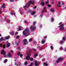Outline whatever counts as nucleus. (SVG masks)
I'll return each mask as SVG.
<instances>
[{"label":"nucleus","instance_id":"obj_1","mask_svg":"<svg viewBox=\"0 0 66 66\" xmlns=\"http://www.w3.org/2000/svg\"><path fill=\"white\" fill-rule=\"evenodd\" d=\"M29 32H30L29 29L28 28H27L25 29L23 31L22 33L23 36H24L25 37H27L30 34Z\"/></svg>","mask_w":66,"mask_h":66},{"label":"nucleus","instance_id":"obj_2","mask_svg":"<svg viewBox=\"0 0 66 66\" xmlns=\"http://www.w3.org/2000/svg\"><path fill=\"white\" fill-rule=\"evenodd\" d=\"M34 2H32L31 1H29L28 2V3L26 5L24 6V8H25V7H26L27 6L28 7L30 6V4H32V5L34 4Z\"/></svg>","mask_w":66,"mask_h":66},{"label":"nucleus","instance_id":"obj_3","mask_svg":"<svg viewBox=\"0 0 66 66\" xmlns=\"http://www.w3.org/2000/svg\"><path fill=\"white\" fill-rule=\"evenodd\" d=\"M23 42H24V45H28V42H27V39H24L23 40Z\"/></svg>","mask_w":66,"mask_h":66},{"label":"nucleus","instance_id":"obj_4","mask_svg":"<svg viewBox=\"0 0 66 66\" xmlns=\"http://www.w3.org/2000/svg\"><path fill=\"white\" fill-rule=\"evenodd\" d=\"M31 56V54L30 53L28 54V55L26 57V59L27 60H30V56Z\"/></svg>","mask_w":66,"mask_h":66},{"label":"nucleus","instance_id":"obj_5","mask_svg":"<svg viewBox=\"0 0 66 66\" xmlns=\"http://www.w3.org/2000/svg\"><path fill=\"white\" fill-rule=\"evenodd\" d=\"M36 29V27L35 26H34L33 27V26H31L30 27V29H31V31H33L34 30H35Z\"/></svg>","mask_w":66,"mask_h":66},{"label":"nucleus","instance_id":"obj_6","mask_svg":"<svg viewBox=\"0 0 66 66\" xmlns=\"http://www.w3.org/2000/svg\"><path fill=\"white\" fill-rule=\"evenodd\" d=\"M1 53L2 54H3V55H5L6 53L4 51V50H2L1 51Z\"/></svg>","mask_w":66,"mask_h":66},{"label":"nucleus","instance_id":"obj_7","mask_svg":"<svg viewBox=\"0 0 66 66\" xmlns=\"http://www.w3.org/2000/svg\"><path fill=\"white\" fill-rule=\"evenodd\" d=\"M11 46V43H8L6 45L7 48H9Z\"/></svg>","mask_w":66,"mask_h":66},{"label":"nucleus","instance_id":"obj_8","mask_svg":"<svg viewBox=\"0 0 66 66\" xmlns=\"http://www.w3.org/2000/svg\"><path fill=\"white\" fill-rule=\"evenodd\" d=\"M61 1H60L58 2V3L57 4V5L59 7L61 6V5H60L61 4Z\"/></svg>","mask_w":66,"mask_h":66},{"label":"nucleus","instance_id":"obj_9","mask_svg":"<svg viewBox=\"0 0 66 66\" xmlns=\"http://www.w3.org/2000/svg\"><path fill=\"white\" fill-rule=\"evenodd\" d=\"M11 15H15V13L11 11Z\"/></svg>","mask_w":66,"mask_h":66},{"label":"nucleus","instance_id":"obj_10","mask_svg":"<svg viewBox=\"0 0 66 66\" xmlns=\"http://www.w3.org/2000/svg\"><path fill=\"white\" fill-rule=\"evenodd\" d=\"M58 59L59 60V61H63L64 60V58L62 57H59Z\"/></svg>","mask_w":66,"mask_h":66},{"label":"nucleus","instance_id":"obj_11","mask_svg":"<svg viewBox=\"0 0 66 66\" xmlns=\"http://www.w3.org/2000/svg\"><path fill=\"white\" fill-rule=\"evenodd\" d=\"M8 56H7L8 57H11L12 56V55H11V53H8Z\"/></svg>","mask_w":66,"mask_h":66},{"label":"nucleus","instance_id":"obj_12","mask_svg":"<svg viewBox=\"0 0 66 66\" xmlns=\"http://www.w3.org/2000/svg\"><path fill=\"white\" fill-rule=\"evenodd\" d=\"M34 60V59L33 57H31L29 59V60L30 61H33V60Z\"/></svg>","mask_w":66,"mask_h":66},{"label":"nucleus","instance_id":"obj_13","mask_svg":"<svg viewBox=\"0 0 66 66\" xmlns=\"http://www.w3.org/2000/svg\"><path fill=\"white\" fill-rule=\"evenodd\" d=\"M10 38V37L9 36H8V37H5V38H6V39H9Z\"/></svg>","mask_w":66,"mask_h":66},{"label":"nucleus","instance_id":"obj_14","mask_svg":"<svg viewBox=\"0 0 66 66\" xmlns=\"http://www.w3.org/2000/svg\"><path fill=\"white\" fill-rule=\"evenodd\" d=\"M45 43V40H43L42 41V44H44Z\"/></svg>","mask_w":66,"mask_h":66},{"label":"nucleus","instance_id":"obj_15","mask_svg":"<svg viewBox=\"0 0 66 66\" xmlns=\"http://www.w3.org/2000/svg\"><path fill=\"white\" fill-rule=\"evenodd\" d=\"M64 26V24H62L59 26V27H63Z\"/></svg>","mask_w":66,"mask_h":66},{"label":"nucleus","instance_id":"obj_16","mask_svg":"<svg viewBox=\"0 0 66 66\" xmlns=\"http://www.w3.org/2000/svg\"><path fill=\"white\" fill-rule=\"evenodd\" d=\"M41 5H42V6H44L45 5V3H44V2H42V3H40Z\"/></svg>","mask_w":66,"mask_h":66},{"label":"nucleus","instance_id":"obj_17","mask_svg":"<svg viewBox=\"0 0 66 66\" xmlns=\"http://www.w3.org/2000/svg\"><path fill=\"white\" fill-rule=\"evenodd\" d=\"M18 51H21V48H20V47H18Z\"/></svg>","mask_w":66,"mask_h":66},{"label":"nucleus","instance_id":"obj_18","mask_svg":"<svg viewBox=\"0 0 66 66\" xmlns=\"http://www.w3.org/2000/svg\"><path fill=\"white\" fill-rule=\"evenodd\" d=\"M24 64L25 65H27L28 63V62L27 61H26L24 62Z\"/></svg>","mask_w":66,"mask_h":66},{"label":"nucleus","instance_id":"obj_19","mask_svg":"<svg viewBox=\"0 0 66 66\" xmlns=\"http://www.w3.org/2000/svg\"><path fill=\"white\" fill-rule=\"evenodd\" d=\"M10 34L11 35H14L15 34V33L14 32H10Z\"/></svg>","mask_w":66,"mask_h":66},{"label":"nucleus","instance_id":"obj_20","mask_svg":"<svg viewBox=\"0 0 66 66\" xmlns=\"http://www.w3.org/2000/svg\"><path fill=\"white\" fill-rule=\"evenodd\" d=\"M19 44H20V43L19 42H16L15 43V44H16L17 45H19Z\"/></svg>","mask_w":66,"mask_h":66},{"label":"nucleus","instance_id":"obj_21","mask_svg":"<svg viewBox=\"0 0 66 66\" xmlns=\"http://www.w3.org/2000/svg\"><path fill=\"white\" fill-rule=\"evenodd\" d=\"M32 41H33V40L32 38L30 39L29 40V42H32Z\"/></svg>","mask_w":66,"mask_h":66},{"label":"nucleus","instance_id":"obj_22","mask_svg":"<svg viewBox=\"0 0 66 66\" xmlns=\"http://www.w3.org/2000/svg\"><path fill=\"white\" fill-rule=\"evenodd\" d=\"M50 11L51 12H54V10H53L52 9H51Z\"/></svg>","mask_w":66,"mask_h":66},{"label":"nucleus","instance_id":"obj_23","mask_svg":"<svg viewBox=\"0 0 66 66\" xmlns=\"http://www.w3.org/2000/svg\"><path fill=\"white\" fill-rule=\"evenodd\" d=\"M59 61H60V60L59 59H58L57 60H56V63H59Z\"/></svg>","mask_w":66,"mask_h":66},{"label":"nucleus","instance_id":"obj_24","mask_svg":"<svg viewBox=\"0 0 66 66\" xmlns=\"http://www.w3.org/2000/svg\"><path fill=\"white\" fill-rule=\"evenodd\" d=\"M7 62V59H5L4 61V63H6V62Z\"/></svg>","mask_w":66,"mask_h":66},{"label":"nucleus","instance_id":"obj_25","mask_svg":"<svg viewBox=\"0 0 66 66\" xmlns=\"http://www.w3.org/2000/svg\"><path fill=\"white\" fill-rule=\"evenodd\" d=\"M64 28L63 27H60L59 29L60 30H63Z\"/></svg>","mask_w":66,"mask_h":66},{"label":"nucleus","instance_id":"obj_26","mask_svg":"<svg viewBox=\"0 0 66 66\" xmlns=\"http://www.w3.org/2000/svg\"><path fill=\"white\" fill-rule=\"evenodd\" d=\"M20 37V36L19 35H18L16 36V39H18Z\"/></svg>","mask_w":66,"mask_h":66},{"label":"nucleus","instance_id":"obj_27","mask_svg":"<svg viewBox=\"0 0 66 66\" xmlns=\"http://www.w3.org/2000/svg\"><path fill=\"white\" fill-rule=\"evenodd\" d=\"M66 40V37H64L63 38V40L65 41Z\"/></svg>","mask_w":66,"mask_h":66},{"label":"nucleus","instance_id":"obj_28","mask_svg":"<svg viewBox=\"0 0 66 66\" xmlns=\"http://www.w3.org/2000/svg\"><path fill=\"white\" fill-rule=\"evenodd\" d=\"M10 2H14V0H10Z\"/></svg>","mask_w":66,"mask_h":66},{"label":"nucleus","instance_id":"obj_29","mask_svg":"<svg viewBox=\"0 0 66 66\" xmlns=\"http://www.w3.org/2000/svg\"><path fill=\"white\" fill-rule=\"evenodd\" d=\"M63 43V41H60V44H62Z\"/></svg>","mask_w":66,"mask_h":66},{"label":"nucleus","instance_id":"obj_30","mask_svg":"<svg viewBox=\"0 0 66 66\" xmlns=\"http://www.w3.org/2000/svg\"><path fill=\"white\" fill-rule=\"evenodd\" d=\"M35 14V12H34V11L33 12H32L31 13V14L32 15H34V14Z\"/></svg>","mask_w":66,"mask_h":66},{"label":"nucleus","instance_id":"obj_31","mask_svg":"<svg viewBox=\"0 0 66 66\" xmlns=\"http://www.w3.org/2000/svg\"><path fill=\"white\" fill-rule=\"evenodd\" d=\"M43 15H44V14H43V13H42L40 15V17H43Z\"/></svg>","mask_w":66,"mask_h":66},{"label":"nucleus","instance_id":"obj_32","mask_svg":"<svg viewBox=\"0 0 66 66\" xmlns=\"http://www.w3.org/2000/svg\"><path fill=\"white\" fill-rule=\"evenodd\" d=\"M2 12L1 11V8H0V14H2Z\"/></svg>","mask_w":66,"mask_h":66},{"label":"nucleus","instance_id":"obj_33","mask_svg":"<svg viewBox=\"0 0 66 66\" xmlns=\"http://www.w3.org/2000/svg\"><path fill=\"white\" fill-rule=\"evenodd\" d=\"M33 63L32 62L30 63V66H33Z\"/></svg>","mask_w":66,"mask_h":66},{"label":"nucleus","instance_id":"obj_34","mask_svg":"<svg viewBox=\"0 0 66 66\" xmlns=\"http://www.w3.org/2000/svg\"><path fill=\"white\" fill-rule=\"evenodd\" d=\"M51 21L52 22H53V21H54V18H52L51 19Z\"/></svg>","mask_w":66,"mask_h":66},{"label":"nucleus","instance_id":"obj_35","mask_svg":"<svg viewBox=\"0 0 66 66\" xmlns=\"http://www.w3.org/2000/svg\"><path fill=\"white\" fill-rule=\"evenodd\" d=\"M3 48L4 49V48H5V44H4L3 45Z\"/></svg>","mask_w":66,"mask_h":66},{"label":"nucleus","instance_id":"obj_36","mask_svg":"<svg viewBox=\"0 0 66 66\" xmlns=\"http://www.w3.org/2000/svg\"><path fill=\"white\" fill-rule=\"evenodd\" d=\"M1 39V40H2V41H3L4 39V38H3V37H2Z\"/></svg>","mask_w":66,"mask_h":66},{"label":"nucleus","instance_id":"obj_37","mask_svg":"<svg viewBox=\"0 0 66 66\" xmlns=\"http://www.w3.org/2000/svg\"><path fill=\"white\" fill-rule=\"evenodd\" d=\"M44 65H46V66H48V64L46 63H44Z\"/></svg>","mask_w":66,"mask_h":66},{"label":"nucleus","instance_id":"obj_38","mask_svg":"<svg viewBox=\"0 0 66 66\" xmlns=\"http://www.w3.org/2000/svg\"><path fill=\"white\" fill-rule=\"evenodd\" d=\"M7 22H8V23H10V20H7Z\"/></svg>","mask_w":66,"mask_h":66},{"label":"nucleus","instance_id":"obj_39","mask_svg":"<svg viewBox=\"0 0 66 66\" xmlns=\"http://www.w3.org/2000/svg\"><path fill=\"white\" fill-rule=\"evenodd\" d=\"M39 50H43V48L42 47H41L39 48Z\"/></svg>","mask_w":66,"mask_h":66},{"label":"nucleus","instance_id":"obj_40","mask_svg":"<svg viewBox=\"0 0 66 66\" xmlns=\"http://www.w3.org/2000/svg\"><path fill=\"white\" fill-rule=\"evenodd\" d=\"M32 49L34 51H36V49H35L34 48H32Z\"/></svg>","mask_w":66,"mask_h":66},{"label":"nucleus","instance_id":"obj_41","mask_svg":"<svg viewBox=\"0 0 66 66\" xmlns=\"http://www.w3.org/2000/svg\"><path fill=\"white\" fill-rule=\"evenodd\" d=\"M34 56H35V57H36V56H38V55L36 54L34 55Z\"/></svg>","mask_w":66,"mask_h":66},{"label":"nucleus","instance_id":"obj_42","mask_svg":"<svg viewBox=\"0 0 66 66\" xmlns=\"http://www.w3.org/2000/svg\"><path fill=\"white\" fill-rule=\"evenodd\" d=\"M37 61L36 60H35V63H37Z\"/></svg>","mask_w":66,"mask_h":66},{"label":"nucleus","instance_id":"obj_43","mask_svg":"<svg viewBox=\"0 0 66 66\" xmlns=\"http://www.w3.org/2000/svg\"><path fill=\"white\" fill-rule=\"evenodd\" d=\"M2 44H0V46L1 47H2Z\"/></svg>","mask_w":66,"mask_h":66},{"label":"nucleus","instance_id":"obj_44","mask_svg":"<svg viewBox=\"0 0 66 66\" xmlns=\"http://www.w3.org/2000/svg\"><path fill=\"white\" fill-rule=\"evenodd\" d=\"M42 25L41 24H39V27L42 28Z\"/></svg>","mask_w":66,"mask_h":66},{"label":"nucleus","instance_id":"obj_45","mask_svg":"<svg viewBox=\"0 0 66 66\" xmlns=\"http://www.w3.org/2000/svg\"><path fill=\"white\" fill-rule=\"evenodd\" d=\"M35 66H38V64L37 63H35Z\"/></svg>","mask_w":66,"mask_h":66},{"label":"nucleus","instance_id":"obj_46","mask_svg":"<svg viewBox=\"0 0 66 66\" xmlns=\"http://www.w3.org/2000/svg\"><path fill=\"white\" fill-rule=\"evenodd\" d=\"M51 49H53V46H51Z\"/></svg>","mask_w":66,"mask_h":66},{"label":"nucleus","instance_id":"obj_47","mask_svg":"<svg viewBox=\"0 0 66 66\" xmlns=\"http://www.w3.org/2000/svg\"><path fill=\"white\" fill-rule=\"evenodd\" d=\"M62 24V22H61L59 24V25H61V24Z\"/></svg>","mask_w":66,"mask_h":66},{"label":"nucleus","instance_id":"obj_48","mask_svg":"<svg viewBox=\"0 0 66 66\" xmlns=\"http://www.w3.org/2000/svg\"><path fill=\"white\" fill-rule=\"evenodd\" d=\"M47 11L46 10H43V11H42V12H46Z\"/></svg>","mask_w":66,"mask_h":66},{"label":"nucleus","instance_id":"obj_49","mask_svg":"<svg viewBox=\"0 0 66 66\" xmlns=\"http://www.w3.org/2000/svg\"><path fill=\"white\" fill-rule=\"evenodd\" d=\"M47 6H48V7H51V6L50 5H47Z\"/></svg>","mask_w":66,"mask_h":66},{"label":"nucleus","instance_id":"obj_50","mask_svg":"<svg viewBox=\"0 0 66 66\" xmlns=\"http://www.w3.org/2000/svg\"><path fill=\"white\" fill-rule=\"evenodd\" d=\"M33 8L34 9H36V6L35 7H34Z\"/></svg>","mask_w":66,"mask_h":66},{"label":"nucleus","instance_id":"obj_51","mask_svg":"<svg viewBox=\"0 0 66 66\" xmlns=\"http://www.w3.org/2000/svg\"><path fill=\"white\" fill-rule=\"evenodd\" d=\"M20 57H22V56H23V55H22V54H21L20 55Z\"/></svg>","mask_w":66,"mask_h":66},{"label":"nucleus","instance_id":"obj_52","mask_svg":"<svg viewBox=\"0 0 66 66\" xmlns=\"http://www.w3.org/2000/svg\"><path fill=\"white\" fill-rule=\"evenodd\" d=\"M48 3H49V1H47V2H46V4Z\"/></svg>","mask_w":66,"mask_h":66},{"label":"nucleus","instance_id":"obj_53","mask_svg":"<svg viewBox=\"0 0 66 66\" xmlns=\"http://www.w3.org/2000/svg\"><path fill=\"white\" fill-rule=\"evenodd\" d=\"M20 54V52H19L18 53V55H19V54Z\"/></svg>","mask_w":66,"mask_h":66},{"label":"nucleus","instance_id":"obj_54","mask_svg":"<svg viewBox=\"0 0 66 66\" xmlns=\"http://www.w3.org/2000/svg\"><path fill=\"white\" fill-rule=\"evenodd\" d=\"M44 39H46V38H47V36L44 37Z\"/></svg>","mask_w":66,"mask_h":66},{"label":"nucleus","instance_id":"obj_55","mask_svg":"<svg viewBox=\"0 0 66 66\" xmlns=\"http://www.w3.org/2000/svg\"><path fill=\"white\" fill-rule=\"evenodd\" d=\"M63 49V48L62 47H61V48H60V49L61 50H62V49Z\"/></svg>","mask_w":66,"mask_h":66},{"label":"nucleus","instance_id":"obj_56","mask_svg":"<svg viewBox=\"0 0 66 66\" xmlns=\"http://www.w3.org/2000/svg\"><path fill=\"white\" fill-rule=\"evenodd\" d=\"M17 34H18V32H15V35H17Z\"/></svg>","mask_w":66,"mask_h":66},{"label":"nucleus","instance_id":"obj_57","mask_svg":"<svg viewBox=\"0 0 66 66\" xmlns=\"http://www.w3.org/2000/svg\"><path fill=\"white\" fill-rule=\"evenodd\" d=\"M29 51V52H32V51L31 50H30Z\"/></svg>","mask_w":66,"mask_h":66},{"label":"nucleus","instance_id":"obj_58","mask_svg":"<svg viewBox=\"0 0 66 66\" xmlns=\"http://www.w3.org/2000/svg\"><path fill=\"white\" fill-rule=\"evenodd\" d=\"M46 9H47V8H46V7H45L44 8V10H46Z\"/></svg>","mask_w":66,"mask_h":66},{"label":"nucleus","instance_id":"obj_59","mask_svg":"<svg viewBox=\"0 0 66 66\" xmlns=\"http://www.w3.org/2000/svg\"><path fill=\"white\" fill-rule=\"evenodd\" d=\"M6 40V38H5H5H4V40L5 41Z\"/></svg>","mask_w":66,"mask_h":66},{"label":"nucleus","instance_id":"obj_60","mask_svg":"<svg viewBox=\"0 0 66 66\" xmlns=\"http://www.w3.org/2000/svg\"><path fill=\"white\" fill-rule=\"evenodd\" d=\"M45 59H42V61H43L44 62V61L45 60Z\"/></svg>","mask_w":66,"mask_h":66},{"label":"nucleus","instance_id":"obj_61","mask_svg":"<svg viewBox=\"0 0 66 66\" xmlns=\"http://www.w3.org/2000/svg\"><path fill=\"white\" fill-rule=\"evenodd\" d=\"M27 22V21H24V23H26Z\"/></svg>","mask_w":66,"mask_h":66},{"label":"nucleus","instance_id":"obj_62","mask_svg":"<svg viewBox=\"0 0 66 66\" xmlns=\"http://www.w3.org/2000/svg\"><path fill=\"white\" fill-rule=\"evenodd\" d=\"M5 7V6H2V8H4Z\"/></svg>","mask_w":66,"mask_h":66},{"label":"nucleus","instance_id":"obj_63","mask_svg":"<svg viewBox=\"0 0 66 66\" xmlns=\"http://www.w3.org/2000/svg\"><path fill=\"white\" fill-rule=\"evenodd\" d=\"M35 41H34L33 42V44H35Z\"/></svg>","mask_w":66,"mask_h":66},{"label":"nucleus","instance_id":"obj_64","mask_svg":"<svg viewBox=\"0 0 66 66\" xmlns=\"http://www.w3.org/2000/svg\"><path fill=\"white\" fill-rule=\"evenodd\" d=\"M21 30V29H20V28L19 29V31H20V30Z\"/></svg>","mask_w":66,"mask_h":66}]
</instances>
